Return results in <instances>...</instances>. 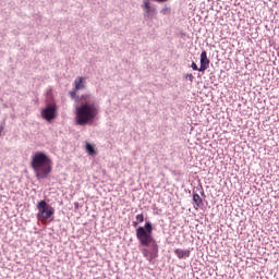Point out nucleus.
Masks as SVG:
<instances>
[{
    "instance_id": "nucleus-1",
    "label": "nucleus",
    "mask_w": 279,
    "mask_h": 279,
    "mask_svg": "<svg viewBox=\"0 0 279 279\" xmlns=\"http://www.w3.org/2000/svg\"><path fill=\"white\" fill-rule=\"evenodd\" d=\"M101 110L99 99L93 94H83L75 109L76 125H93Z\"/></svg>"
},
{
    "instance_id": "nucleus-2",
    "label": "nucleus",
    "mask_w": 279,
    "mask_h": 279,
    "mask_svg": "<svg viewBox=\"0 0 279 279\" xmlns=\"http://www.w3.org/2000/svg\"><path fill=\"white\" fill-rule=\"evenodd\" d=\"M136 239L142 245V247H150L144 248L142 251V254L149 263L151 260L158 258V242H156V239H154V225L151 221L146 220L144 227H138L135 229Z\"/></svg>"
},
{
    "instance_id": "nucleus-3",
    "label": "nucleus",
    "mask_w": 279,
    "mask_h": 279,
    "mask_svg": "<svg viewBox=\"0 0 279 279\" xmlns=\"http://www.w3.org/2000/svg\"><path fill=\"white\" fill-rule=\"evenodd\" d=\"M53 168L51 167V158L44 151H36V178L37 180H47L49 173Z\"/></svg>"
},
{
    "instance_id": "nucleus-4",
    "label": "nucleus",
    "mask_w": 279,
    "mask_h": 279,
    "mask_svg": "<svg viewBox=\"0 0 279 279\" xmlns=\"http://www.w3.org/2000/svg\"><path fill=\"white\" fill-rule=\"evenodd\" d=\"M37 219L41 223H49L53 221V215H56V208L51 207L47 201L41 199L37 203Z\"/></svg>"
},
{
    "instance_id": "nucleus-5",
    "label": "nucleus",
    "mask_w": 279,
    "mask_h": 279,
    "mask_svg": "<svg viewBox=\"0 0 279 279\" xmlns=\"http://www.w3.org/2000/svg\"><path fill=\"white\" fill-rule=\"evenodd\" d=\"M58 117V105L57 104H48L43 110H41V118L47 121L48 123H51L56 118Z\"/></svg>"
},
{
    "instance_id": "nucleus-6",
    "label": "nucleus",
    "mask_w": 279,
    "mask_h": 279,
    "mask_svg": "<svg viewBox=\"0 0 279 279\" xmlns=\"http://www.w3.org/2000/svg\"><path fill=\"white\" fill-rule=\"evenodd\" d=\"M142 8L146 19H154L156 15V8L151 7V3L148 0H144Z\"/></svg>"
},
{
    "instance_id": "nucleus-7",
    "label": "nucleus",
    "mask_w": 279,
    "mask_h": 279,
    "mask_svg": "<svg viewBox=\"0 0 279 279\" xmlns=\"http://www.w3.org/2000/svg\"><path fill=\"white\" fill-rule=\"evenodd\" d=\"M210 66V59H208V53L206 50H203L201 53V66H199V73H204Z\"/></svg>"
},
{
    "instance_id": "nucleus-8",
    "label": "nucleus",
    "mask_w": 279,
    "mask_h": 279,
    "mask_svg": "<svg viewBox=\"0 0 279 279\" xmlns=\"http://www.w3.org/2000/svg\"><path fill=\"white\" fill-rule=\"evenodd\" d=\"M193 202L195 204L194 205L195 210H197V208H202V206H204V199L195 191H193Z\"/></svg>"
},
{
    "instance_id": "nucleus-9",
    "label": "nucleus",
    "mask_w": 279,
    "mask_h": 279,
    "mask_svg": "<svg viewBox=\"0 0 279 279\" xmlns=\"http://www.w3.org/2000/svg\"><path fill=\"white\" fill-rule=\"evenodd\" d=\"M174 254L180 259H186V258H189V256H191V251L177 248V250H174Z\"/></svg>"
},
{
    "instance_id": "nucleus-10",
    "label": "nucleus",
    "mask_w": 279,
    "mask_h": 279,
    "mask_svg": "<svg viewBox=\"0 0 279 279\" xmlns=\"http://www.w3.org/2000/svg\"><path fill=\"white\" fill-rule=\"evenodd\" d=\"M74 86L75 90H82V88H84V78L78 77L77 80H75Z\"/></svg>"
},
{
    "instance_id": "nucleus-11",
    "label": "nucleus",
    "mask_w": 279,
    "mask_h": 279,
    "mask_svg": "<svg viewBox=\"0 0 279 279\" xmlns=\"http://www.w3.org/2000/svg\"><path fill=\"white\" fill-rule=\"evenodd\" d=\"M85 149L89 156H95V154H97V151H95V146L90 143L85 144Z\"/></svg>"
},
{
    "instance_id": "nucleus-12",
    "label": "nucleus",
    "mask_w": 279,
    "mask_h": 279,
    "mask_svg": "<svg viewBox=\"0 0 279 279\" xmlns=\"http://www.w3.org/2000/svg\"><path fill=\"white\" fill-rule=\"evenodd\" d=\"M160 14L167 16V14H171V7L165 4V7L160 10Z\"/></svg>"
},
{
    "instance_id": "nucleus-13",
    "label": "nucleus",
    "mask_w": 279,
    "mask_h": 279,
    "mask_svg": "<svg viewBox=\"0 0 279 279\" xmlns=\"http://www.w3.org/2000/svg\"><path fill=\"white\" fill-rule=\"evenodd\" d=\"M135 219L137 222L143 223V221H145V215L144 214L136 215Z\"/></svg>"
},
{
    "instance_id": "nucleus-14",
    "label": "nucleus",
    "mask_w": 279,
    "mask_h": 279,
    "mask_svg": "<svg viewBox=\"0 0 279 279\" xmlns=\"http://www.w3.org/2000/svg\"><path fill=\"white\" fill-rule=\"evenodd\" d=\"M31 165H32V168L34 169V171H36V155H33Z\"/></svg>"
},
{
    "instance_id": "nucleus-15",
    "label": "nucleus",
    "mask_w": 279,
    "mask_h": 279,
    "mask_svg": "<svg viewBox=\"0 0 279 279\" xmlns=\"http://www.w3.org/2000/svg\"><path fill=\"white\" fill-rule=\"evenodd\" d=\"M69 95L72 99H75L77 97V90L73 89L72 92L69 93Z\"/></svg>"
},
{
    "instance_id": "nucleus-16",
    "label": "nucleus",
    "mask_w": 279,
    "mask_h": 279,
    "mask_svg": "<svg viewBox=\"0 0 279 279\" xmlns=\"http://www.w3.org/2000/svg\"><path fill=\"white\" fill-rule=\"evenodd\" d=\"M191 68L193 69V71H199V66H197V63H195V61L192 62Z\"/></svg>"
},
{
    "instance_id": "nucleus-17",
    "label": "nucleus",
    "mask_w": 279,
    "mask_h": 279,
    "mask_svg": "<svg viewBox=\"0 0 279 279\" xmlns=\"http://www.w3.org/2000/svg\"><path fill=\"white\" fill-rule=\"evenodd\" d=\"M138 221H133V228H136V230H138V228H143V226H138Z\"/></svg>"
},
{
    "instance_id": "nucleus-18",
    "label": "nucleus",
    "mask_w": 279,
    "mask_h": 279,
    "mask_svg": "<svg viewBox=\"0 0 279 279\" xmlns=\"http://www.w3.org/2000/svg\"><path fill=\"white\" fill-rule=\"evenodd\" d=\"M198 191H201L202 197H206V194L204 193V187H196Z\"/></svg>"
},
{
    "instance_id": "nucleus-19",
    "label": "nucleus",
    "mask_w": 279,
    "mask_h": 279,
    "mask_svg": "<svg viewBox=\"0 0 279 279\" xmlns=\"http://www.w3.org/2000/svg\"><path fill=\"white\" fill-rule=\"evenodd\" d=\"M185 77L189 78L190 82H193V80H195V76H193L192 74H186Z\"/></svg>"
},
{
    "instance_id": "nucleus-20",
    "label": "nucleus",
    "mask_w": 279,
    "mask_h": 279,
    "mask_svg": "<svg viewBox=\"0 0 279 279\" xmlns=\"http://www.w3.org/2000/svg\"><path fill=\"white\" fill-rule=\"evenodd\" d=\"M156 1V3H167V1H169V0H155Z\"/></svg>"
},
{
    "instance_id": "nucleus-21",
    "label": "nucleus",
    "mask_w": 279,
    "mask_h": 279,
    "mask_svg": "<svg viewBox=\"0 0 279 279\" xmlns=\"http://www.w3.org/2000/svg\"><path fill=\"white\" fill-rule=\"evenodd\" d=\"M4 128L5 126L3 124H0V136H1V133L3 132Z\"/></svg>"
}]
</instances>
